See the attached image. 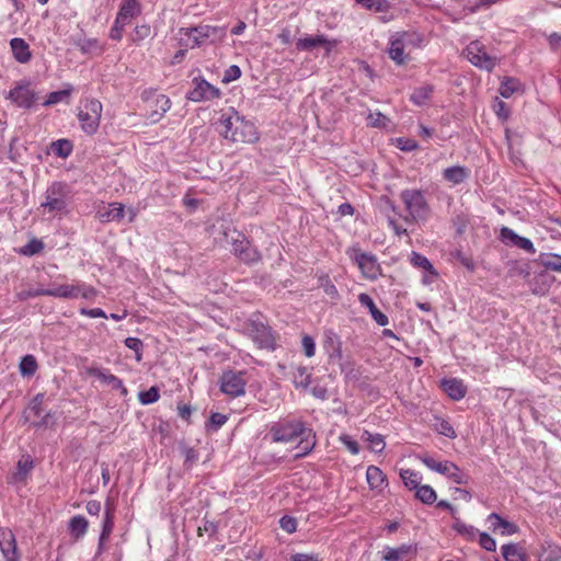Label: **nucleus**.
I'll list each match as a JSON object with an SVG mask.
<instances>
[{"mask_svg": "<svg viewBox=\"0 0 561 561\" xmlns=\"http://www.w3.org/2000/svg\"><path fill=\"white\" fill-rule=\"evenodd\" d=\"M415 497L420 500L422 503L431 505L436 501L437 495L435 490L431 485L424 484L420 485L415 490Z\"/></svg>", "mask_w": 561, "mask_h": 561, "instance_id": "37998d69", "label": "nucleus"}, {"mask_svg": "<svg viewBox=\"0 0 561 561\" xmlns=\"http://www.w3.org/2000/svg\"><path fill=\"white\" fill-rule=\"evenodd\" d=\"M77 111L81 130L89 136L96 134L103 111L102 103L96 99L87 98L80 101Z\"/></svg>", "mask_w": 561, "mask_h": 561, "instance_id": "20e7f679", "label": "nucleus"}, {"mask_svg": "<svg viewBox=\"0 0 561 561\" xmlns=\"http://www.w3.org/2000/svg\"><path fill=\"white\" fill-rule=\"evenodd\" d=\"M366 479L369 488L371 490H378L381 491L382 488L386 485L387 477L382 472L381 469H379L376 466H369L366 470Z\"/></svg>", "mask_w": 561, "mask_h": 561, "instance_id": "7c9ffc66", "label": "nucleus"}, {"mask_svg": "<svg viewBox=\"0 0 561 561\" xmlns=\"http://www.w3.org/2000/svg\"><path fill=\"white\" fill-rule=\"evenodd\" d=\"M45 393L39 392L33 397L22 413L24 422H30L33 428H48L55 425V415L44 407Z\"/></svg>", "mask_w": 561, "mask_h": 561, "instance_id": "39448f33", "label": "nucleus"}, {"mask_svg": "<svg viewBox=\"0 0 561 561\" xmlns=\"http://www.w3.org/2000/svg\"><path fill=\"white\" fill-rule=\"evenodd\" d=\"M400 477L407 488L416 490L421 485L422 476L411 469H401Z\"/></svg>", "mask_w": 561, "mask_h": 561, "instance_id": "ea45409f", "label": "nucleus"}, {"mask_svg": "<svg viewBox=\"0 0 561 561\" xmlns=\"http://www.w3.org/2000/svg\"><path fill=\"white\" fill-rule=\"evenodd\" d=\"M45 248L41 239L32 238L25 245L18 250V253L24 256H33L39 254Z\"/></svg>", "mask_w": 561, "mask_h": 561, "instance_id": "79ce46f5", "label": "nucleus"}, {"mask_svg": "<svg viewBox=\"0 0 561 561\" xmlns=\"http://www.w3.org/2000/svg\"><path fill=\"white\" fill-rule=\"evenodd\" d=\"M37 370V362L33 355H25L20 362V371L23 376H33Z\"/></svg>", "mask_w": 561, "mask_h": 561, "instance_id": "603ef678", "label": "nucleus"}, {"mask_svg": "<svg viewBox=\"0 0 561 561\" xmlns=\"http://www.w3.org/2000/svg\"><path fill=\"white\" fill-rule=\"evenodd\" d=\"M301 345L304 350V354L307 357H312L316 354V342L311 335H304L301 340Z\"/></svg>", "mask_w": 561, "mask_h": 561, "instance_id": "052dcab7", "label": "nucleus"}, {"mask_svg": "<svg viewBox=\"0 0 561 561\" xmlns=\"http://www.w3.org/2000/svg\"><path fill=\"white\" fill-rule=\"evenodd\" d=\"M500 240L507 245H514L530 254H534L536 252L534 243L531 242L530 239L518 236L513 229L508 227H503L501 229Z\"/></svg>", "mask_w": 561, "mask_h": 561, "instance_id": "aec40b11", "label": "nucleus"}, {"mask_svg": "<svg viewBox=\"0 0 561 561\" xmlns=\"http://www.w3.org/2000/svg\"><path fill=\"white\" fill-rule=\"evenodd\" d=\"M125 345L129 350L135 352V358L137 362H140L142 359V350H144V343L138 337L129 336L125 340Z\"/></svg>", "mask_w": 561, "mask_h": 561, "instance_id": "5fc2aeb1", "label": "nucleus"}, {"mask_svg": "<svg viewBox=\"0 0 561 561\" xmlns=\"http://www.w3.org/2000/svg\"><path fill=\"white\" fill-rule=\"evenodd\" d=\"M434 92V87L432 84H424L422 87H419L414 89L413 93L411 94L410 100L415 105H424L432 96Z\"/></svg>", "mask_w": 561, "mask_h": 561, "instance_id": "4c0bfd02", "label": "nucleus"}, {"mask_svg": "<svg viewBox=\"0 0 561 561\" xmlns=\"http://www.w3.org/2000/svg\"><path fill=\"white\" fill-rule=\"evenodd\" d=\"M227 415L214 412L210 414L209 417V426H211L213 430L217 431L227 422Z\"/></svg>", "mask_w": 561, "mask_h": 561, "instance_id": "338daca9", "label": "nucleus"}, {"mask_svg": "<svg viewBox=\"0 0 561 561\" xmlns=\"http://www.w3.org/2000/svg\"><path fill=\"white\" fill-rule=\"evenodd\" d=\"M363 436L369 443V448L374 453H382L386 447L385 437L381 434H374L368 431H364Z\"/></svg>", "mask_w": 561, "mask_h": 561, "instance_id": "c03bdc74", "label": "nucleus"}, {"mask_svg": "<svg viewBox=\"0 0 561 561\" xmlns=\"http://www.w3.org/2000/svg\"><path fill=\"white\" fill-rule=\"evenodd\" d=\"M141 13V5L137 0H122L116 19L118 23L128 24L131 19Z\"/></svg>", "mask_w": 561, "mask_h": 561, "instance_id": "5701e85b", "label": "nucleus"}, {"mask_svg": "<svg viewBox=\"0 0 561 561\" xmlns=\"http://www.w3.org/2000/svg\"><path fill=\"white\" fill-rule=\"evenodd\" d=\"M0 551L4 561H20L16 539L9 528H0Z\"/></svg>", "mask_w": 561, "mask_h": 561, "instance_id": "a211bd4d", "label": "nucleus"}, {"mask_svg": "<svg viewBox=\"0 0 561 561\" xmlns=\"http://www.w3.org/2000/svg\"><path fill=\"white\" fill-rule=\"evenodd\" d=\"M522 84L519 82V80L515 79V78H512V77H506L504 78V80L501 82V85H500V89H499V92L500 94L505 98V99H508L511 98L515 92H517L519 89H520Z\"/></svg>", "mask_w": 561, "mask_h": 561, "instance_id": "a19ab883", "label": "nucleus"}, {"mask_svg": "<svg viewBox=\"0 0 561 561\" xmlns=\"http://www.w3.org/2000/svg\"><path fill=\"white\" fill-rule=\"evenodd\" d=\"M540 263L547 270L561 273V255L559 254H542Z\"/></svg>", "mask_w": 561, "mask_h": 561, "instance_id": "8fccbe9b", "label": "nucleus"}, {"mask_svg": "<svg viewBox=\"0 0 561 561\" xmlns=\"http://www.w3.org/2000/svg\"><path fill=\"white\" fill-rule=\"evenodd\" d=\"M114 529V507L113 505L107 501L105 505V513L103 517L102 523V530L99 538V545H98V554H101L103 551V547L107 539L110 538L112 531Z\"/></svg>", "mask_w": 561, "mask_h": 561, "instance_id": "4be33fe9", "label": "nucleus"}, {"mask_svg": "<svg viewBox=\"0 0 561 561\" xmlns=\"http://www.w3.org/2000/svg\"><path fill=\"white\" fill-rule=\"evenodd\" d=\"M488 522L490 523L493 531L501 529L502 536H511L519 531V527L516 524L504 519L497 513H491L488 516Z\"/></svg>", "mask_w": 561, "mask_h": 561, "instance_id": "393cba45", "label": "nucleus"}, {"mask_svg": "<svg viewBox=\"0 0 561 561\" xmlns=\"http://www.w3.org/2000/svg\"><path fill=\"white\" fill-rule=\"evenodd\" d=\"M142 100L147 104V117L151 123H158L171 107L170 99L164 94H158L154 91H145Z\"/></svg>", "mask_w": 561, "mask_h": 561, "instance_id": "4468645a", "label": "nucleus"}, {"mask_svg": "<svg viewBox=\"0 0 561 561\" xmlns=\"http://www.w3.org/2000/svg\"><path fill=\"white\" fill-rule=\"evenodd\" d=\"M289 561H322V559L320 558L319 553H314V552H311V553H295L293 556H290V559Z\"/></svg>", "mask_w": 561, "mask_h": 561, "instance_id": "774afa93", "label": "nucleus"}, {"mask_svg": "<svg viewBox=\"0 0 561 561\" xmlns=\"http://www.w3.org/2000/svg\"><path fill=\"white\" fill-rule=\"evenodd\" d=\"M397 35L401 38L405 47L411 49H419L425 46V36L417 31H403L397 32Z\"/></svg>", "mask_w": 561, "mask_h": 561, "instance_id": "cd10ccee", "label": "nucleus"}, {"mask_svg": "<svg viewBox=\"0 0 561 561\" xmlns=\"http://www.w3.org/2000/svg\"><path fill=\"white\" fill-rule=\"evenodd\" d=\"M5 99L10 100L16 107L30 110L35 105L38 96L31 88L30 82L19 81L15 87L7 93Z\"/></svg>", "mask_w": 561, "mask_h": 561, "instance_id": "ddd939ff", "label": "nucleus"}, {"mask_svg": "<svg viewBox=\"0 0 561 561\" xmlns=\"http://www.w3.org/2000/svg\"><path fill=\"white\" fill-rule=\"evenodd\" d=\"M72 192L65 182H53L45 191V201L41 208L54 217H62L70 214Z\"/></svg>", "mask_w": 561, "mask_h": 561, "instance_id": "7ed1b4c3", "label": "nucleus"}, {"mask_svg": "<svg viewBox=\"0 0 561 561\" xmlns=\"http://www.w3.org/2000/svg\"><path fill=\"white\" fill-rule=\"evenodd\" d=\"M324 45H328V50H330L333 47V45H335V42L331 43L327 38V36L322 34L298 38V41L296 42V48L300 51H309L318 46Z\"/></svg>", "mask_w": 561, "mask_h": 561, "instance_id": "a878e982", "label": "nucleus"}, {"mask_svg": "<svg viewBox=\"0 0 561 561\" xmlns=\"http://www.w3.org/2000/svg\"><path fill=\"white\" fill-rule=\"evenodd\" d=\"M87 374L89 376L98 378L104 385L110 386L113 390L119 391L123 397L128 394L127 388L124 386V382L117 376L111 374L107 369L100 367H88Z\"/></svg>", "mask_w": 561, "mask_h": 561, "instance_id": "dca6fc26", "label": "nucleus"}, {"mask_svg": "<svg viewBox=\"0 0 561 561\" xmlns=\"http://www.w3.org/2000/svg\"><path fill=\"white\" fill-rule=\"evenodd\" d=\"M248 383L247 370H225L219 378V389L230 398H239L245 394Z\"/></svg>", "mask_w": 561, "mask_h": 561, "instance_id": "6e6552de", "label": "nucleus"}, {"mask_svg": "<svg viewBox=\"0 0 561 561\" xmlns=\"http://www.w3.org/2000/svg\"><path fill=\"white\" fill-rule=\"evenodd\" d=\"M324 347L329 350V358L331 360H340L342 358V346L336 335L328 336Z\"/></svg>", "mask_w": 561, "mask_h": 561, "instance_id": "49530a36", "label": "nucleus"}, {"mask_svg": "<svg viewBox=\"0 0 561 561\" xmlns=\"http://www.w3.org/2000/svg\"><path fill=\"white\" fill-rule=\"evenodd\" d=\"M340 442L350 450L352 455H357L359 453L358 443L355 439H353L350 435H341Z\"/></svg>", "mask_w": 561, "mask_h": 561, "instance_id": "0e129e2a", "label": "nucleus"}, {"mask_svg": "<svg viewBox=\"0 0 561 561\" xmlns=\"http://www.w3.org/2000/svg\"><path fill=\"white\" fill-rule=\"evenodd\" d=\"M49 297L73 299L82 297L88 300L94 299L96 290L94 287L77 282L76 284H64L47 289Z\"/></svg>", "mask_w": 561, "mask_h": 561, "instance_id": "9d476101", "label": "nucleus"}, {"mask_svg": "<svg viewBox=\"0 0 561 561\" xmlns=\"http://www.w3.org/2000/svg\"><path fill=\"white\" fill-rule=\"evenodd\" d=\"M346 253L357 264L365 278L374 280L381 274V267L374 254L362 252L358 248H352Z\"/></svg>", "mask_w": 561, "mask_h": 561, "instance_id": "9b49d317", "label": "nucleus"}, {"mask_svg": "<svg viewBox=\"0 0 561 561\" xmlns=\"http://www.w3.org/2000/svg\"><path fill=\"white\" fill-rule=\"evenodd\" d=\"M463 54L471 65L481 70L491 72L497 65V58L489 55L484 44L478 39L470 42Z\"/></svg>", "mask_w": 561, "mask_h": 561, "instance_id": "1a4fd4ad", "label": "nucleus"}, {"mask_svg": "<svg viewBox=\"0 0 561 561\" xmlns=\"http://www.w3.org/2000/svg\"><path fill=\"white\" fill-rule=\"evenodd\" d=\"M505 561H527L528 557L524 548L518 543H506L501 547Z\"/></svg>", "mask_w": 561, "mask_h": 561, "instance_id": "2f4dec72", "label": "nucleus"}, {"mask_svg": "<svg viewBox=\"0 0 561 561\" xmlns=\"http://www.w3.org/2000/svg\"><path fill=\"white\" fill-rule=\"evenodd\" d=\"M538 561H561V547L551 541L542 542Z\"/></svg>", "mask_w": 561, "mask_h": 561, "instance_id": "473e14b6", "label": "nucleus"}, {"mask_svg": "<svg viewBox=\"0 0 561 561\" xmlns=\"http://www.w3.org/2000/svg\"><path fill=\"white\" fill-rule=\"evenodd\" d=\"M410 261L414 267L422 268L430 274V275H425L423 277V280H422L423 284H425V285L432 284L434 282V279L438 276V273L436 272L433 264L430 262V260L426 256L413 251L411 254Z\"/></svg>", "mask_w": 561, "mask_h": 561, "instance_id": "b1692460", "label": "nucleus"}, {"mask_svg": "<svg viewBox=\"0 0 561 561\" xmlns=\"http://www.w3.org/2000/svg\"><path fill=\"white\" fill-rule=\"evenodd\" d=\"M408 47L403 44L401 38L397 35V33L392 34L389 38V57L397 65L401 66L407 64L410 60L409 53H407Z\"/></svg>", "mask_w": 561, "mask_h": 561, "instance_id": "412c9836", "label": "nucleus"}, {"mask_svg": "<svg viewBox=\"0 0 561 561\" xmlns=\"http://www.w3.org/2000/svg\"><path fill=\"white\" fill-rule=\"evenodd\" d=\"M479 545L486 551L494 552L496 550V541L486 533L479 534Z\"/></svg>", "mask_w": 561, "mask_h": 561, "instance_id": "13d9d810", "label": "nucleus"}, {"mask_svg": "<svg viewBox=\"0 0 561 561\" xmlns=\"http://www.w3.org/2000/svg\"><path fill=\"white\" fill-rule=\"evenodd\" d=\"M443 390L448 394L453 400H461L465 398L467 393V389L463 382L456 378L444 379L442 381Z\"/></svg>", "mask_w": 561, "mask_h": 561, "instance_id": "bb28decb", "label": "nucleus"}, {"mask_svg": "<svg viewBox=\"0 0 561 561\" xmlns=\"http://www.w3.org/2000/svg\"><path fill=\"white\" fill-rule=\"evenodd\" d=\"M10 46L14 58L19 62L26 64L30 61L32 54L28 44L23 38H12Z\"/></svg>", "mask_w": 561, "mask_h": 561, "instance_id": "c85d7f7f", "label": "nucleus"}, {"mask_svg": "<svg viewBox=\"0 0 561 561\" xmlns=\"http://www.w3.org/2000/svg\"><path fill=\"white\" fill-rule=\"evenodd\" d=\"M236 238H232V253L234 256L245 264H254L262 260L259 250L241 232L234 231Z\"/></svg>", "mask_w": 561, "mask_h": 561, "instance_id": "f8f14e48", "label": "nucleus"}, {"mask_svg": "<svg viewBox=\"0 0 561 561\" xmlns=\"http://www.w3.org/2000/svg\"><path fill=\"white\" fill-rule=\"evenodd\" d=\"M355 2L367 10L379 13L388 12L390 9L388 0H355Z\"/></svg>", "mask_w": 561, "mask_h": 561, "instance_id": "a18cd8bd", "label": "nucleus"}, {"mask_svg": "<svg viewBox=\"0 0 561 561\" xmlns=\"http://www.w3.org/2000/svg\"><path fill=\"white\" fill-rule=\"evenodd\" d=\"M53 151L60 158H67L72 152V144L68 139H58L51 145Z\"/></svg>", "mask_w": 561, "mask_h": 561, "instance_id": "3c124183", "label": "nucleus"}, {"mask_svg": "<svg viewBox=\"0 0 561 561\" xmlns=\"http://www.w3.org/2000/svg\"><path fill=\"white\" fill-rule=\"evenodd\" d=\"M318 284L319 287H321L323 291L332 299L337 300L340 298L339 290L328 274H321L318 276Z\"/></svg>", "mask_w": 561, "mask_h": 561, "instance_id": "de8ad7c7", "label": "nucleus"}, {"mask_svg": "<svg viewBox=\"0 0 561 561\" xmlns=\"http://www.w3.org/2000/svg\"><path fill=\"white\" fill-rule=\"evenodd\" d=\"M435 428L440 435H444L446 437L455 438L457 436L454 427L446 420L439 419L435 425Z\"/></svg>", "mask_w": 561, "mask_h": 561, "instance_id": "6e6d98bb", "label": "nucleus"}, {"mask_svg": "<svg viewBox=\"0 0 561 561\" xmlns=\"http://www.w3.org/2000/svg\"><path fill=\"white\" fill-rule=\"evenodd\" d=\"M254 340L260 344V347L265 348L273 347L275 342L272 329L263 324L255 327Z\"/></svg>", "mask_w": 561, "mask_h": 561, "instance_id": "72a5a7b5", "label": "nucleus"}, {"mask_svg": "<svg viewBox=\"0 0 561 561\" xmlns=\"http://www.w3.org/2000/svg\"><path fill=\"white\" fill-rule=\"evenodd\" d=\"M69 530L77 539L83 537L88 530V520L81 515L73 516L69 522Z\"/></svg>", "mask_w": 561, "mask_h": 561, "instance_id": "58836bf2", "label": "nucleus"}, {"mask_svg": "<svg viewBox=\"0 0 561 561\" xmlns=\"http://www.w3.org/2000/svg\"><path fill=\"white\" fill-rule=\"evenodd\" d=\"M470 175L469 169L462 165H454L444 170L443 178L453 185L463 183Z\"/></svg>", "mask_w": 561, "mask_h": 561, "instance_id": "c756f323", "label": "nucleus"}, {"mask_svg": "<svg viewBox=\"0 0 561 561\" xmlns=\"http://www.w3.org/2000/svg\"><path fill=\"white\" fill-rule=\"evenodd\" d=\"M180 33L181 44L193 49L206 44L210 37L222 36L225 30L219 26L201 24L194 27L181 28Z\"/></svg>", "mask_w": 561, "mask_h": 561, "instance_id": "0eeeda50", "label": "nucleus"}, {"mask_svg": "<svg viewBox=\"0 0 561 561\" xmlns=\"http://www.w3.org/2000/svg\"><path fill=\"white\" fill-rule=\"evenodd\" d=\"M367 119L373 127H386L389 123L388 117L380 112L369 113Z\"/></svg>", "mask_w": 561, "mask_h": 561, "instance_id": "bf43d9fd", "label": "nucleus"}, {"mask_svg": "<svg viewBox=\"0 0 561 561\" xmlns=\"http://www.w3.org/2000/svg\"><path fill=\"white\" fill-rule=\"evenodd\" d=\"M241 77V69L237 65H231L224 75L222 81L229 83Z\"/></svg>", "mask_w": 561, "mask_h": 561, "instance_id": "69168bd1", "label": "nucleus"}, {"mask_svg": "<svg viewBox=\"0 0 561 561\" xmlns=\"http://www.w3.org/2000/svg\"><path fill=\"white\" fill-rule=\"evenodd\" d=\"M138 398L141 404L154 403L160 398L159 389L154 386L150 387L148 390L139 392Z\"/></svg>", "mask_w": 561, "mask_h": 561, "instance_id": "864d4df0", "label": "nucleus"}, {"mask_svg": "<svg viewBox=\"0 0 561 561\" xmlns=\"http://www.w3.org/2000/svg\"><path fill=\"white\" fill-rule=\"evenodd\" d=\"M400 198L405 210L413 220H425L431 214V207L426 199L425 192L417 188L401 191Z\"/></svg>", "mask_w": 561, "mask_h": 561, "instance_id": "423d86ee", "label": "nucleus"}, {"mask_svg": "<svg viewBox=\"0 0 561 561\" xmlns=\"http://www.w3.org/2000/svg\"><path fill=\"white\" fill-rule=\"evenodd\" d=\"M279 526L286 533L294 534L297 530V520L291 516L285 515L279 519Z\"/></svg>", "mask_w": 561, "mask_h": 561, "instance_id": "e2e57ef3", "label": "nucleus"}, {"mask_svg": "<svg viewBox=\"0 0 561 561\" xmlns=\"http://www.w3.org/2000/svg\"><path fill=\"white\" fill-rule=\"evenodd\" d=\"M34 468V460L30 455L22 456L16 463V471L13 473L14 481H24Z\"/></svg>", "mask_w": 561, "mask_h": 561, "instance_id": "f704fd0d", "label": "nucleus"}, {"mask_svg": "<svg viewBox=\"0 0 561 561\" xmlns=\"http://www.w3.org/2000/svg\"><path fill=\"white\" fill-rule=\"evenodd\" d=\"M193 88L187 92L186 98L192 102H205L219 99L221 95L220 90L210 84L202 77H196L192 80Z\"/></svg>", "mask_w": 561, "mask_h": 561, "instance_id": "2eb2a0df", "label": "nucleus"}, {"mask_svg": "<svg viewBox=\"0 0 561 561\" xmlns=\"http://www.w3.org/2000/svg\"><path fill=\"white\" fill-rule=\"evenodd\" d=\"M268 436L273 443H291L301 438L299 447L301 451L296 454L295 458L307 456L316 446V436L306 423L297 419H282L271 424Z\"/></svg>", "mask_w": 561, "mask_h": 561, "instance_id": "f257e3e1", "label": "nucleus"}, {"mask_svg": "<svg viewBox=\"0 0 561 561\" xmlns=\"http://www.w3.org/2000/svg\"><path fill=\"white\" fill-rule=\"evenodd\" d=\"M417 552L415 543H403L399 547H385L382 551V561H411Z\"/></svg>", "mask_w": 561, "mask_h": 561, "instance_id": "f3484780", "label": "nucleus"}, {"mask_svg": "<svg viewBox=\"0 0 561 561\" xmlns=\"http://www.w3.org/2000/svg\"><path fill=\"white\" fill-rule=\"evenodd\" d=\"M70 41L85 56H101L105 50V45L94 37L88 38L83 35H78L71 36Z\"/></svg>", "mask_w": 561, "mask_h": 561, "instance_id": "6ab92c4d", "label": "nucleus"}, {"mask_svg": "<svg viewBox=\"0 0 561 561\" xmlns=\"http://www.w3.org/2000/svg\"><path fill=\"white\" fill-rule=\"evenodd\" d=\"M215 125L218 134L230 142L253 144L259 140L255 125L233 107L222 112Z\"/></svg>", "mask_w": 561, "mask_h": 561, "instance_id": "f03ea898", "label": "nucleus"}, {"mask_svg": "<svg viewBox=\"0 0 561 561\" xmlns=\"http://www.w3.org/2000/svg\"><path fill=\"white\" fill-rule=\"evenodd\" d=\"M72 92H73V87L70 83H66L64 90L50 92L47 95L46 100L43 102V106L48 107V106L55 105L57 103H60V102L65 101L66 99H68Z\"/></svg>", "mask_w": 561, "mask_h": 561, "instance_id": "e433bc0d", "label": "nucleus"}, {"mask_svg": "<svg viewBox=\"0 0 561 561\" xmlns=\"http://www.w3.org/2000/svg\"><path fill=\"white\" fill-rule=\"evenodd\" d=\"M218 530V526L216 523L204 519L203 524L198 526L197 533L198 536H203L204 534H207L209 537L214 536Z\"/></svg>", "mask_w": 561, "mask_h": 561, "instance_id": "680f3d73", "label": "nucleus"}, {"mask_svg": "<svg viewBox=\"0 0 561 561\" xmlns=\"http://www.w3.org/2000/svg\"><path fill=\"white\" fill-rule=\"evenodd\" d=\"M151 27L148 24L137 25L131 35V41L136 44L140 43L145 38L149 37Z\"/></svg>", "mask_w": 561, "mask_h": 561, "instance_id": "4d7b16f0", "label": "nucleus"}, {"mask_svg": "<svg viewBox=\"0 0 561 561\" xmlns=\"http://www.w3.org/2000/svg\"><path fill=\"white\" fill-rule=\"evenodd\" d=\"M291 380L296 388L307 389L311 383V374L308 368L298 366L291 370Z\"/></svg>", "mask_w": 561, "mask_h": 561, "instance_id": "c9c22d12", "label": "nucleus"}, {"mask_svg": "<svg viewBox=\"0 0 561 561\" xmlns=\"http://www.w3.org/2000/svg\"><path fill=\"white\" fill-rule=\"evenodd\" d=\"M453 529L457 531V534L461 535L467 540H474L478 535V529L471 525H467L459 519L455 522L453 525Z\"/></svg>", "mask_w": 561, "mask_h": 561, "instance_id": "09e8293b", "label": "nucleus"}]
</instances>
